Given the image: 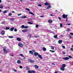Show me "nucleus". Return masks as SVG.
<instances>
[{
    "label": "nucleus",
    "instance_id": "56",
    "mask_svg": "<svg viewBox=\"0 0 73 73\" xmlns=\"http://www.w3.org/2000/svg\"><path fill=\"white\" fill-rule=\"evenodd\" d=\"M70 35H73V33H70Z\"/></svg>",
    "mask_w": 73,
    "mask_h": 73
},
{
    "label": "nucleus",
    "instance_id": "60",
    "mask_svg": "<svg viewBox=\"0 0 73 73\" xmlns=\"http://www.w3.org/2000/svg\"><path fill=\"white\" fill-rule=\"evenodd\" d=\"M40 17H44V16H40Z\"/></svg>",
    "mask_w": 73,
    "mask_h": 73
},
{
    "label": "nucleus",
    "instance_id": "21",
    "mask_svg": "<svg viewBox=\"0 0 73 73\" xmlns=\"http://www.w3.org/2000/svg\"><path fill=\"white\" fill-rule=\"evenodd\" d=\"M29 13L30 14H31V15H35V14H34L32 12H29Z\"/></svg>",
    "mask_w": 73,
    "mask_h": 73
},
{
    "label": "nucleus",
    "instance_id": "28",
    "mask_svg": "<svg viewBox=\"0 0 73 73\" xmlns=\"http://www.w3.org/2000/svg\"><path fill=\"white\" fill-rule=\"evenodd\" d=\"M34 37H35V38H38V37H39V36L37 35V36H34Z\"/></svg>",
    "mask_w": 73,
    "mask_h": 73
},
{
    "label": "nucleus",
    "instance_id": "11",
    "mask_svg": "<svg viewBox=\"0 0 73 73\" xmlns=\"http://www.w3.org/2000/svg\"><path fill=\"white\" fill-rule=\"evenodd\" d=\"M60 70H62V71H64V70H65V68L62 67L60 68Z\"/></svg>",
    "mask_w": 73,
    "mask_h": 73
},
{
    "label": "nucleus",
    "instance_id": "6",
    "mask_svg": "<svg viewBox=\"0 0 73 73\" xmlns=\"http://www.w3.org/2000/svg\"><path fill=\"white\" fill-rule=\"evenodd\" d=\"M1 33L2 35H5V31L4 30L2 31L1 32Z\"/></svg>",
    "mask_w": 73,
    "mask_h": 73
},
{
    "label": "nucleus",
    "instance_id": "17",
    "mask_svg": "<svg viewBox=\"0 0 73 73\" xmlns=\"http://www.w3.org/2000/svg\"><path fill=\"white\" fill-rule=\"evenodd\" d=\"M13 29H14V28L13 27L11 28L10 29V30L11 31H13Z\"/></svg>",
    "mask_w": 73,
    "mask_h": 73
},
{
    "label": "nucleus",
    "instance_id": "48",
    "mask_svg": "<svg viewBox=\"0 0 73 73\" xmlns=\"http://www.w3.org/2000/svg\"><path fill=\"white\" fill-rule=\"evenodd\" d=\"M60 27H62V24H60Z\"/></svg>",
    "mask_w": 73,
    "mask_h": 73
},
{
    "label": "nucleus",
    "instance_id": "26",
    "mask_svg": "<svg viewBox=\"0 0 73 73\" xmlns=\"http://www.w3.org/2000/svg\"><path fill=\"white\" fill-rule=\"evenodd\" d=\"M43 49L44 51H46V48H43Z\"/></svg>",
    "mask_w": 73,
    "mask_h": 73
},
{
    "label": "nucleus",
    "instance_id": "61",
    "mask_svg": "<svg viewBox=\"0 0 73 73\" xmlns=\"http://www.w3.org/2000/svg\"><path fill=\"white\" fill-rule=\"evenodd\" d=\"M50 16H53V15L52 14H50Z\"/></svg>",
    "mask_w": 73,
    "mask_h": 73
},
{
    "label": "nucleus",
    "instance_id": "46",
    "mask_svg": "<svg viewBox=\"0 0 73 73\" xmlns=\"http://www.w3.org/2000/svg\"><path fill=\"white\" fill-rule=\"evenodd\" d=\"M28 36L29 37H31L32 36V35H28Z\"/></svg>",
    "mask_w": 73,
    "mask_h": 73
},
{
    "label": "nucleus",
    "instance_id": "3",
    "mask_svg": "<svg viewBox=\"0 0 73 73\" xmlns=\"http://www.w3.org/2000/svg\"><path fill=\"white\" fill-rule=\"evenodd\" d=\"M44 5L46 6H48V5H50V3H49L48 2H46L45 3Z\"/></svg>",
    "mask_w": 73,
    "mask_h": 73
},
{
    "label": "nucleus",
    "instance_id": "44",
    "mask_svg": "<svg viewBox=\"0 0 73 73\" xmlns=\"http://www.w3.org/2000/svg\"><path fill=\"white\" fill-rule=\"evenodd\" d=\"M62 48H63L64 49H65V47L64 46H62Z\"/></svg>",
    "mask_w": 73,
    "mask_h": 73
},
{
    "label": "nucleus",
    "instance_id": "1",
    "mask_svg": "<svg viewBox=\"0 0 73 73\" xmlns=\"http://www.w3.org/2000/svg\"><path fill=\"white\" fill-rule=\"evenodd\" d=\"M62 17L63 19L66 18V21H68V15H65V14H63L62 16Z\"/></svg>",
    "mask_w": 73,
    "mask_h": 73
},
{
    "label": "nucleus",
    "instance_id": "40",
    "mask_svg": "<svg viewBox=\"0 0 73 73\" xmlns=\"http://www.w3.org/2000/svg\"><path fill=\"white\" fill-rule=\"evenodd\" d=\"M13 70H14V72H17V70H16L13 69Z\"/></svg>",
    "mask_w": 73,
    "mask_h": 73
},
{
    "label": "nucleus",
    "instance_id": "16",
    "mask_svg": "<svg viewBox=\"0 0 73 73\" xmlns=\"http://www.w3.org/2000/svg\"><path fill=\"white\" fill-rule=\"evenodd\" d=\"M17 40H18V41H21V38H17Z\"/></svg>",
    "mask_w": 73,
    "mask_h": 73
},
{
    "label": "nucleus",
    "instance_id": "55",
    "mask_svg": "<svg viewBox=\"0 0 73 73\" xmlns=\"http://www.w3.org/2000/svg\"><path fill=\"white\" fill-rule=\"evenodd\" d=\"M70 50H73V48H70Z\"/></svg>",
    "mask_w": 73,
    "mask_h": 73
},
{
    "label": "nucleus",
    "instance_id": "31",
    "mask_svg": "<svg viewBox=\"0 0 73 73\" xmlns=\"http://www.w3.org/2000/svg\"><path fill=\"white\" fill-rule=\"evenodd\" d=\"M7 12V11H5L3 12V13H6Z\"/></svg>",
    "mask_w": 73,
    "mask_h": 73
},
{
    "label": "nucleus",
    "instance_id": "22",
    "mask_svg": "<svg viewBox=\"0 0 73 73\" xmlns=\"http://www.w3.org/2000/svg\"><path fill=\"white\" fill-rule=\"evenodd\" d=\"M48 21L49 23H52V21L50 19L48 20Z\"/></svg>",
    "mask_w": 73,
    "mask_h": 73
},
{
    "label": "nucleus",
    "instance_id": "63",
    "mask_svg": "<svg viewBox=\"0 0 73 73\" xmlns=\"http://www.w3.org/2000/svg\"><path fill=\"white\" fill-rule=\"evenodd\" d=\"M34 42V44H36V41Z\"/></svg>",
    "mask_w": 73,
    "mask_h": 73
},
{
    "label": "nucleus",
    "instance_id": "27",
    "mask_svg": "<svg viewBox=\"0 0 73 73\" xmlns=\"http://www.w3.org/2000/svg\"><path fill=\"white\" fill-rule=\"evenodd\" d=\"M3 8V6L1 5H0V8L1 9H2V8Z\"/></svg>",
    "mask_w": 73,
    "mask_h": 73
},
{
    "label": "nucleus",
    "instance_id": "25",
    "mask_svg": "<svg viewBox=\"0 0 73 73\" xmlns=\"http://www.w3.org/2000/svg\"><path fill=\"white\" fill-rule=\"evenodd\" d=\"M54 47L53 46H52L51 47V49H52V50H54Z\"/></svg>",
    "mask_w": 73,
    "mask_h": 73
},
{
    "label": "nucleus",
    "instance_id": "9",
    "mask_svg": "<svg viewBox=\"0 0 73 73\" xmlns=\"http://www.w3.org/2000/svg\"><path fill=\"white\" fill-rule=\"evenodd\" d=\"M62 42V41L61 40H60L58 41V43H59V44H61Z\"/></svg>",
    "mask_w": 73,
    "mask_h": 73
},
{
    "label": "nucleus",
    "instance_id": "29",
    "mask_svg": "<svg viewBox=\"0 0 73 73\" xmlns=\"http://www.w3.org/2000/svg\"><path fill=\"white\" fill-rule=\"evenodd\" d=\"M27 23L29 24H33L31 22H27Z\"/></svg>",
    "mask_w": 73,
    "mask_h": 73
},
{
    "label": "nucleus",
    "instance_id": "52",
    "mask_svg": "<svg viewBox=\"0 0 73 73\" xmlns=\"http://www.w3.org/2000/svg\"><path fill=\"white\" fill-rule=\"evenodd\" d=\"M62 54H65V52H63Z\"/></svg>",
    "mask_w": 73,
    "mask_h": 73
},
{
    "label": "nucleus",
    "instance_id": "7",
    "mask_svg": "<svg viewBox=\"0 0 73 73\" xmlns=\"http://www.w3.org/2000/svg\"><path fill=\"white\" fill-rule=\"evenodd\" d=\"M52 6L50 5H48V6H47V9H50V8H51Z\"/></svg>",
    "mask_w": 73,
    "mask_h": 73
},
{
    "label": "nucleus",
    "instance_id": "43",
    "mask_svg": "<svg viewBox=\"0 0 73 73\" xmlns=\"http://www.w3.org/2000/svg\"><path fill=\"white\" fill-rule=\"evenodd\" d=\"M26 10H27V11H30V10L29 9H28V8H26Z\"/></svg>",
    "mask_w": 73,
    "mask_h": 73
},
{
    "label": "nucleus",
    "instance_id": "8",
    "mask_svg": "<svg viewBox=\"0 0 73 73\" xmlns=\"http://www.w3.org/2000/svg\"><path fill=\"white\" fill-rule=\"evenodd\" d=\"M28 30L27 29H24L23 30H22V32H27Z\"/></svg>",
    "mask_w": 73,
    "mask_h": 73
},
{
    "label": "nucleus",
    "instance_id": "18",
    "mask_svg": "<svg viewBox=\"0 0 73 73\" xmlns=\"http://www.w3.org/2000/svg\"><path fill=\"white\" fill-rule=\"evenodd\" d=\"M54 37L55 38H57V35H55L54 36Z\"/></svg>",
    "mask_w": 73,
    "mask_h": 73
},
{
    "label": "nucleus",
    "instance_id": "32",
    "mask_svg": "<svg viewBox=\"0 0 73 73\" xmlns=\"http://www.w3.org/2000/svg\"><path fill=\"white\" fill-rule=\"evenodd\" d=\"M28 28V26H25V27L24 28H25V29H27V28Z\"/></svg>",
    "mask_w": 73,
    "mask_h": 73
},
{
    "label": "nucleus",
    "instance_id": "59",
    "mask_svg": "<svg viewBox=\"0 0 73 73\" xmlns=\"http://www.w3.org/2000/svg\"><path fill=\"white\" fill-rule=\"evenodd\" d=\"M60 36L62 37H64V36H63V35H60Z\"/></svg>",
    "mask_w": 73,
    "mask_h": 73
},
{
    "label": "nucleus",
    "instance_id": "24",
    "mask_svg": "<svg viewBox=\"0 0 73 73\" xmlns=\"http://www.w3.org/2000/svg\"><path fill=\"white\" fill-rule=\"evenodd\" d=\"M25 27V26H24V25H23L21 26V28H24Z\"/></svg>",
    "mask_w": 73,
    "mask_h": 73
},
{
    "label": "nucleus",
    "instance_id": "47",
    "mask_svg": "<svg viewBox=\"0 0 73 73\" xmlns=\"http://www.w3.org/2000/svg\"><path fill=\"white\" fill-rule=\"evenodd\" d=\"M38 6H39V7H42V5H41L39 4V5H38Z\"/></svg>",
    "mask_w": 73,
    "mask_h": 73
},
{
    "label": "nucleus",
    "instance_id": "42",
    "mask_svg": "<svg viewBox=\"0 0 73 73\" xmlns=\"http://www.w3.org/2000/svg\"><path fill=\"white\" fill-rule=\"evenodd\" d=\"M12 15V13H9L8 14V16H11Z\"/></svg>",
    "mask_w": 73,
    "mask_h": 73
},
{
    "label": "nucleus",
    "instance_id": "14",
    "mask_svg": "<svg viewBox=\"0 0 73 73\" xmlns=\"http://www.w3.org/2000/svg\"><path fill=\"white\" fill-rule=\"evenodd\" d=\"M22 19H25V18H27V17L25 16H23L21 17Z\"/></svg>",
    "mask_w": 73,
    "mask_h": 73
},
{
    "label": "nucleus",
    "instance_id": "13",
    "mask_svg": "<svg viewBox=\"0 0 73 73\" xmlns=\"http://www.w3.org/2000/svg\"><path fill=\"white\" fill-rule=\"evenodd\" d=\"M34 54L35 55V56H38V53L36 52H35L34 53Z\"/></svg>",
    "mask_w": 73,
    "mask_h": 73
},
{
    "label": "nucleus",
    "instance_id": "50",
    "mask_svg": "<svg viewBox=\"0 0 73 73\" xmlns=\"http://www.w3.org/2000/svg\"><path fill=\"white\" fill-rule=\"evenodd\" d=\"M20 15H21V13L18 14V16H20Z\"/></svg>",
    "mask_w": 73,
    "mask_h": 73
},
{
    "label": "nucleus",
    "instance_id": "2",
    "mask_svg": "<svg viewBox=\"0 0 73 73\" xmlns=\"http://www.w3.org/2000/svg\"><path fill=\"white\" fill-rule=\"evenodd\" d=\"M27 73H35V71L33 70H29L28 71Z\"/></svg>",
    "mask_w": 73,
    "mask_h": 73
},
{
    "label": "nucleus",
    "instance_id": "4",
    "mask_svg": "<svg viewBox=\"0 0 73 73\" xmlns=\"http://www.w3.org/2000/svg\"><path fill=\"white\" fill-rule=\"evenodd\" d=\"M63 59L64 60H68L69 59V58L68 57H66L65 58H63Z\"/></svg>",
    "mask_w": 73,
    "mask_h": 73
},
{
    "label": "nucleus",
    "instance_id": "39",
    "mask_svg": "<svg viewBox=\"0 0 73 73\" xmlns=\"http://www.w3.org/2000/svg\"><path fill=\"white\" fill-rule=\"evenodd\" d=\"M14 31L15 32H17V29H14Z\"/></svg>",
    "mask_w": 73,
    "mask_h": 73
},
{
    "label": "nucleus",
    "instance_id": "45",
    "mask_svg": "<svg viewBox=\"0 0 73 73\" xmlns=\"http://www.w3.org/2000/svg\"><path fill=\"white\" fill-rule=\"evenodd\" d=\"M30 62H32V63H33L34 62V61H33L32 60H31Z\"/></svg>",
    "mask_w": 73,
    "mask_h": 73
},
{
    "label": "nucleus",
    "instance_id": "30",
    "mask_svg": "<svg viewBox=\"0 0 73 73\" xmlns=\"http://www.w3.org/2000/svg\"><path fill=\"white\" fill-rule=\"evenodd\" d=\"M9 27H6V30H8V29H9Z\"/></svg>",
    "mask_w": 73,
    "mask_h": 73
},
{
    "label": "nucleus",
    "instance_id": "57",
    "mask_svg": "<svg viewBox=\"0 0 73 73\" xmlns=\"http://www.w3.org/2000/svg\"><path fill=\"white\" fill-rule=\"evenodd\" d=\"M58 18L60 20H61V18L59 17H58Z\"/></svg>",
    "mask_w": 73,
    "mask_h": 73
},
{
    "label": "nucleus",
    "instance_id": "33",
    "mask_svg": "<svg viewBox=\"0 0 73 73\" xmlns=\"http://www.w3.org/2000/svg\"><path fill=\"white\" fill-rule=\"evenodd\" d=\"M20 56L21 57H24V55L23 54H20Z\"/></svg>",
    "mask_w": 73,
    "mask_h": 73
},
{
    "label": "nucleus",
    "instance_id": "19",
    "mask_svg": "<svg viewBox=\"0 0 73 73\" xmlns=\"http://www.w3.org/2000/svg\"><path fill=\"white\" fill-rule=\"evenodd\" d=\"M8 37L9 38H13V36H8Z\"/></svg>",
    "mask_w": 73,
    "mask_h": 73
},
{
    "label": "nucleus",
    "instance_id": "12",
    "mask_svg": "<svg viewBox=\"0 0 73 73\" xmlns=\"http://www.w3.org/2000/svg\"><path fill=\"white\" fill-rule=\"evenodd\" d=\"M19 46H20L21 47H22V46H23V44L22 43H19Z\"/></svg>",
    "mask_w": 73,
    "mask_h": 73
},
{
    "label": "nucleus",
    "instance_id": "58",
    "mask_svg": "<svg viewBox=\"0 0 73 73\" xmlns=\"http://www.w3.org/2000/svg\"><path fill=\"white\" fill-rule=\"evenodd\" d=\"M33 52H35V50H33Z\"/></svg>",
    "mask_w": 73,
    "mask_h": 73
},
{
    "label": "nucleus",
    "instance_id": "64",
    "mask_svg": "<svg viewBox=\"0 0 73 73\" xmlns=\"http://www.w3.org/2000/svg\"><path fill=\"white\" fill-rule=\"evenodd\" d=\"M12 13H15V11H12Z\"/></svg>",
    "mask_w": 73,
    "mask_h": 73
},
{
    "label": "nucleus",
    "instance_id": "41",
    "mask_svg": "<svg viewBox=\"0 0 73 73\" xmlns=\"http://www.w3.org/2000/svg\"><path fill=\"white\" fill-rule=\"evenodd\" d=\"M10 20L11 21H13V20H14V19H10Z\"/></svg>",
    "mask_w": 73,
    "mask_h": 73
},
{
    "label": "nucleus",
    "instance_id": "62",
    "mask_svg": "<svg viewBox=\"0 0 73 73\" xmlns=\"http://www.w3.org/2000/svg\"><path fill=\"white\" fill-rule=\"evenodd\" d=\"M52 65H56V64L52 63Z\"/></svg>",
    "mask_w": 73,
    "mask_h": 73
},
{
    "label": "nucleus",
    "instance_id": "35",
    "mask_svg": "<svg viewBox=\"0 0 73 73\" xmlns=\"http://www.w3.org/2000/svg\"><path fill=\"white\" fill-rule=\"evenodd\" d=\"M70 31V29H68L67 30V32H69Z\"/></svg>",
    "mask_w": 73,
    "mask_h": 73
},
{
    "label": "nucleus",
    "instance_id": "36",
    "mask_svg": "<svg viewBox=\"0 0 73 73\" xmlns=\"http://www.w3.org/2000/svg\"><path fill=\"white\" fill-rule=\"evenodd\" d=\"M6 48H5V47H4L3 48V51H4V50H6Z\"/></svg>",
    "mask_w": 73,
    "mask_h": 73
},
{
    "label": "nucleus",
    "instance_id": "10",
    "mask_svg": "<svg viewBox=\"0 0 73 73\" xmlns=\"http://www.w3.org/2000/svg\"><path fill=\"white\" fill-rule=\"evenodd\" d=\"M17 63L19 64H21V61L20 60H18Z\"/></svg>",
    "mask_w": 73,
    "mask_h": 73
},
{
    "label": "nucleus",
    "instance_id": "49",
    "mask_svg": "<svg viewBox=\"0 0 73 73\" xmlns=\"http://www.w3.org/2000/svg\"><path fill=\"white\" fill-rule=\"evenodd\" d=\"M19 68H21V69H22L23 68V67H22V66H19Z\"/></svg>",
    "mask_w": 73,
    "mask_h": 73
},
{
    "label": "nucleus",
    "instance_id": "54",
    "mask_svg": "<svg viewBox=\"0 0 73 73\" xmlns=\"http://www.w3.org/2000/svg\"><path fill=\"white\" fill-rule=\"evenodd\" d=\"M68 57H69V58H72V57L70 56H69Z\"/></svg>",
    "mask_w": 73,
    "mask_h": 73
},
{
    "label": "nucleus",
    "instance_id": "53",
    "mask_svg": "<svg viewBox=\"0 0 73 73\" xmlns=\"http://www.w3.org/2000/svg\"><path fill=\"white\" fill-rule=\"evenodd\" d=\"M70 38H72V36H70Z\"/></svg>",
    "mask_w": 73,
    "mask_h": 73
},
{
    "label": "nucleus",
    "instance_id": "51",
    "mask_svg": "<svg viewBox=\"0 0 73 73\" xmlns=\"http://www.w3.org/2000/svg\"><path fill=\"white\" fill-rule=\"evenodd\" d=\"M26 69L27 70H29V68H28V67H27V68H26Z\"/></svg>",
    "mask_w": 73,
    "mask_h": 73
},
{
    "label": "nucleus",
    "instance_id": "15",
    "mask_svg": "<svg viewBox=\"0 0 73 73\" xmlns=\"http://www.w3.org/2000/svg\"><path fill=\"white\" fill-rule=\"evenodd\" d=\"M65 64H63L62 66V67L64 68H65Z\"/></svg>",
    "mask_w": 73,
    "mask_h": 73
},
{
    "label": "nucleus",
    "instance_id": "37",
    "mask_svg": "<svg viewBox=\"0 0 73 73\" xmlns=\"http://www.w3.org/2000/svg\"><path fill=\"white\" fill-rule=\"evenodd\" d=\"M4 52V53H7V51L6 50H5L4 51H3Z\"/></svg>",
    "mask_w": 73,
    "mask_h": 73
},
{
    "label": "nucleus",
    "instance_id": "5",
    "mask_svg": "<svg viewBox=\"0 0 73 73\" xmlns=\"http://www.w3.org/2000/svg\"><path fill=\"white\" fill-rule=\"evenodd\" d=\"M38 58H40V59H42V57L41 55L38 54Z\"/></svg>",
    "mask_w": 73,
    "mask_h": 73
},
{
    "label": "nucleus",
    "instance_id": "34",
    "mask_svg": "<svg viewBox=\"0 0 73 73\" xmlns=\"http://www.w3.org/2000/svg\"><path fill=\"white\" fill-rule=\"evenodd\" d=\"M50 52H51L52 53H54L55 51L53 50H50Z\"/></svg>",
    "mask_w": 73,
    "mask_h": 73
},
{
    "label": "nucleus",
    "instance_id": "20",
    "mask_svg": "<svg viewBox=\"0 0 73 73\" xmlns=\"http://www.w3.org/2000/svg\"><path fill=\"white\" fill-rule=\"evenodd\" d=\"M35 68L36 69H38V66L37 65H35Z\"/></svg>",
    "mask_w": 73,
    "mask_h": 73
},
{
    "label": "nucleus",
    "instance_id": "38",
    "mask_svg": "<svg viewBox=\"0 0 73 73\" xmlns=\"http://www.w3.org/2000/svg\"><path fill=\"white\" fill-rule=\"evenodd\" d=\"M38 25H36V28H38Z\"/></svg>",
    "mask_w": 73,
    "mask_h": 73
},
{
    "label": "nucleus",
    "instance_id": "23",
    "mask_svg": "<svg viewBox=\"0 0 73 73\" xmlns=\"http://www.w3.org/2000/svg\"><path fill=\"white\" fill-rule=\"evenodd\" d=\"M29 52L30 54H33V52L32 51H30Z\"/></svg>",
    "mask_w": 73,
    "mask_h": 73
}]
</instances>
